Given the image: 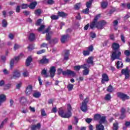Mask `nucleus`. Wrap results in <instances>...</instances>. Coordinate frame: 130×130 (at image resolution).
<instances>
[{
    "mask_svg": "<svg viewBox=\"0 0 130 130\" xmlns=\"http://www.w3.org/2000/svg\"><path fill=\"white\" fill-rule=\"evenodd\" d=\"M112 48L113 49L112 53L111 56V59L113 61L115 59H120L121 56V52L118 50L119 48V44L114 43L112 45Z\"/></svg>",
    "mask_w": 130,
    "mask_h": 130,
    "instance_id": "nucleus-1",
    "label": "nucleus"
},
{
    "mask_svg": "<svg viewBox=\"0 0 130 130\" xmlns=\"http://www.w3.org/2000/svg\"><path fill=\"white\" fill-rule=\"evenodd\" d=\"M67 110L68 112H64L62 108H59L58 113L63 118H70L72 117V106L71 105H67Z\"/></svg>",
    "mask_w": 130,
    "mask_h": 130,
    "instance_id": "nucleus-2",
    "label": "nucleus"
},
{
    "mask_svg": "<svg viewBox=\"0 0 130 130\" xmlns=\"http://www.w3.org/2000/svg\"><path fill=\"white\" fill-rule=\"evenodd\" d=\"M20 60V56L15 57L14 58L12 59L10 61V65L11 70L13 69L15 63H18Z\"/></svg>",
    "mask_w": 130,
    "mask_h": 130,
    "instance_id": "nucleus-3",
    "label": "nucleus"
},
{
    "mask_svg": "<svg viewBox=\"0 0 130 130\" xmlns=\"http://www.w3.org/2000/svg\"><path fill=\"white\" fill-rule=\"evenodd\" d=\"M83 67L84 68H82L84 69L83 71V76H88V75H89V73L90 72V70H89V68L91 66L89 64L85 63L83 64Z\"/></svg>",
    "mask_w": 130,
    "mask_h": 130,
    "instance_id": "nucleus-4",
    "label": "nucleus"
},
{
    "mask_svg": "<svg viewBox=\"0 0 130 130\" xmlns=\"http://www.w3.org/2000/svg\"><path fill=\"white\" fill-rule=\"evenodd\" d=\"M117 95L119 98H120L122 100V101H125V100L129 99V96H128L125 93H123L122 92H118Z\"/></svg>",
    "mask_w": 130,
    "mask_h": 130,
    "instance_id": "nucleus-5",
    "label": "nucleus"
},
{
    "mask_svg": "<svg viewBox=\"0 0 130 130\" xmlns=\"http://www.w3.org/2000/svg\"><path fill=\"white\" fill-rule=\"evenodd\" d=\"M107 24V22L104 20L101 21L100 22H97L96 28L99 30H102L103 29V26H105Z\"/></svg>",
    "mask_w": 130,
    "mask_h": 130,
    "instance_id": "nucleus-6",
    "label": "nucleus"
},
{
    "mask_svg": "<svg viewBox=\"0 0 130 130\" xmlns=\"http://www.w3.org/2000/svg\"><path fill=\"white\" fill-rule=\"evenodd\" d=\"M62 75L66 76V75L72 76V77H75L76 76V73L75 72L71 71V70H67V71L62 72Z\"/></svg>",
    "mask_w": 130,
    "mask_h": 130,
    "instance_id": "nucleus-7",
    "label": "nucleus"
},
{
    "mask_svg": "<svg viewBox=\"0 0 130 130\" xmlns=\"http://www.w3.org/2000/svg\"><path fill=\"white\" fill-rule=\"evenodd\" d=\"M32 89H33V87L32 86V85H29L27 86L25 90V94L26 96H29V95H31V93H32Z\"/></svg>",
    "mask_w": 130,
    "mask_h": 130,
    "instance_id": "nucleus-8",
    "label": "nucleus"
},
{
    "mask_svg": "<svg viewBox=\"0 0 130 130\" xmlns=\"http://www.w3.org/2000/svg\"><path fill=\"white\" fill-rule=\"evenodd\" d=\"M129 72L130 70H129L127 68L126 69H122L121 73L122 75H124L125 76V79H128V77H129Z\"/></svg>",
    "mask_w": 130,
    "mask_h": 130,
    "instance_id": "nucleus-9",
    "label": "nucleus"
},
{
    "mask_svg": "<svg viewBox=\"0 0 130 130\" xmlns=\"http://www.w3.org/2000/svg\"><path fill=\"white\" fill-rule=\"evenodd\" d=\"M56 72V69L54 66H52L50 68V75L51 78H53L55 75V72Z\"/></svg>",
    "mask_w": 130,
    "mask_h": 130,
    "instance_id": "nucleus-10",
    "label": "nucleus"
},
{
    "mask_svg": "<svg viewBox=\"0 0 130 130\" xmlns=\"http://www.w3.org/2000/svg\"><path fill=\"white\" fill-rule=\"evenodd\" d=\"M20 77H21V73H20L19 70H15L13 72V78H14V79H18V78H20Z\"/></svg>",
    "mask_w": 130,
    "mask_h": 130,
    "instance_id": "nucleus-11",
    "label": "nucleus"
},
{
    "mask_svg": "<svg viewBox=\"0 0 130 130\" xmlns=\"http://www.w3.org/2000/svg\"><path fill=\"white\" fill-rule=\"evenodd\" d=\"M102 77V84H104L105 82H108V81H109V78L107 74H103Z\"/></svg>",
    "mask_w": 130,
    "mask_h": 130,
    "instance_id": "nucleus-12",
    "label": "nucleus"
},
{
    "mask_svg": "<svg viewBox=\"0 0 130 130\" xmlns=\"http://www.w3.org/2000/svg\"><path fill=\"white\" fill-rule=\"evenodd\" d=\"M68 39H69V35H62L61 36L60 41L61 43H64L68 41Z\"/></svg>",
    "mask_w": 130,
    "mask_h": 130,
    "instance_id": "nucleus-13",
    "label": "nucleus"
},
{
    "mask_svg": "<svg viewBox=\"0 0 130 130\" xmlns=\"http://www.w3.org/2000/svg\"><path fill=\"white\" fill-rule=\"evenodd\" d=\"M41 127V124L40 123H38L37 125H31L30 130H37L40 129Z\"/></svg>",
    "mask_w": 130,
    "mask_h": 130,
    "instance_id": "nucleus-14",
    "label": "nucleus"
},
{
    "mask_svg": "<svg viewBox=\"0 0 130 130\" xmlns=\"http://www.w3.org/2000/svg\"><path fill=\"white\" fill-rule=\"evenodd\" d=\"M63 53L64 60H68L69 59V56H70V51L65 50L63 52Z\"/></svg>",
    "mask_w": 130,
    "mask_h": 130,
    "instance_id": "nucleus-15",
    "label": "nucleus"
},
{
    "mask_svg": "<svg viewBox=\"0 0 130 130\" xmlns=\"http://www.w3.org/2000/svg\"><path fill=\"white\" fill-rule=\"evenodd\" d=\"M94 57L93 56H89L86 59V62L88 64H94Z\"/></svg>",
    "mask_w": 130,
    "mask_h": 130,
    "instance_id": "nucleus-16",
    "label": "nucleus"
},
{
    "mask_svg": "<svg viewBox=\"0 0 130 130\" xmlns=\"http://www.w3.org/2000/svg\"><path fill=\"white\" fill-rule=\"evenodd\" d=\"M124 113H125V109L122 108L121 109V116L120 117L121 119H123L125 117V114Z\"/></svg>",
    "mask_w": 130,
    "mask_h": 130,
    "instance_id": "nucleus-17",
    "label": "nucleus"
},
{
    "mask_svg": "<svg viewBox=\"0 0 130 130\" xmlns=\"http://www.w3.org/2000/svg\"><path fill=\"white\" fill-rule=\"evenodd\" d=\"M97 23L96 21H94V20L92 21L90 23V24L89 25L90 29H93V28H97Z\"/></svg>",
    "mask_w": 130,
    "mask_h": 130,
    "instance_id": "nucleus-18",
    "label": "nucleus"
},
{
    "mask_svg": "<svg viewBox=\"0 0 130 130\" xmlns=\"http://www.w3.org/2000/svg\"><path fill=\"white\" fill-rule=\"evenodd\" d=\"M36 6H37V2H32L29 5H28V8H29V9H31V10H34Z\"/></svg>",
    "mask_w": 130,
    "mask_h": 130,
    "instance_id": "nucleus-19",
    "label": "nucleus"
},
{
    "mask_svg": "<svg viewBox=\"0 0 130 130\" xmlns=\"http://www.w3.org/2000/svg\"><path fill=\"white\" fill-rule=\"evenodd\" d=\"M116 66L117 69H122V68H123V63L121 61H118L116 62Z\"/></svg>",
    "mask_w": 130,
    "mask_h": 130,
    "instance_id": "nucleus-20",
    "label": "nucleus"
},
{
    "mask_svg": "<svg viewBox=\"0 0 130 130\" xmlns=\"http://www.w3.org/2000/svg\"><path fill=\"white\" fill-rule=\"evenodd\" d=\"M53 32L52 31H49L48 33H47L46 34V40H47V41H49V40H50V39H51V34H53Z\"/></svg>",
    "mask_w": 130,
    "mask_h": 130,
    "instance_id": "nucleus-21",
    "label": "nucleus"
},
{
    "mask_svg": "<svg viewBox=\"0 0 130 130\" xmlns=\"http://www.w3.org/2000/svg\"><path fill=\"white\" fill-rule=\"evenodd\" d=\"M81 109L83 112H86L87 110V105L86 104H83L81 107Z\"/></svg>",
    "mask_w": 130,
    "mask_h": 130,
    "instance_id": "nucleus-22",
    "label": "nucleus"
},
{
    "mask_svg": "<svg viewBox=\"0 0 130 130\" xmlns=\"http://www.w3.org/2000/svg\"><path fill=\"white\" fill-rule=\"evenodd\" d=\"M96 130H104V126L102 124H99L96 125Z\"/></svg>",
    "mask_w": 130,
    "mask_h": 130,
    "instance_id": "nucleus-23",
    "label": "nucleus"
},
{
    "mask_svg": "<svg viewBox=\"0 0 130 130\" xmlns=\"http://www.w3.org/2000/svg\"><path fill=\"white\" fill-rule=\"evenodd\" d=\"M58 42V39L57 38H54L52 39L51 41L49 42V44H56V43H57Z\"/></svg>",
    "mask_w": 130,
    "mask_h": 130,
    "instance_id": "nucleus-24",
    "label": "nucleus"
},
{
    "mask_svg": "<svg viewBox=\"0 0 130 130\" xmlns=\"http://www.w3.org/2000/svg\"><path fill=\"white\" fill-rule=\"evenodd\" d=\"M33 97H35V98H39L40 96H41V93L39 91H35L33 94Z\"/></svg>",
    "mask_w": 130,
    "mask_h": 130,
    "instance_id": "nucleus-25",
    "label": "nucleus"
},
{
    "mask_svg": "<svg viewBox=\"0 0 130 130\" xmlns=\"http://www.w3.org/2000/svg\"><path fill=\"white\" fill-rule=\"evenodd\" d=\"M32 62V58L31 57H28L26 61V64L27 67H29L30 66L31 62Z\"/></svg>",
    "mask_w": 130,
    "mask_h": 130,
    "instance_id": "nucleus-26",
    "label": "nucleus"
},
{
    "mask_svg": "<svg viewBox=\"0 0 130 130\" xmlns=\"http://www.w3.org/2000/svg\"><path fill=\"white\" fill-rule=\"evenodd\" d=\"M58 16H59V17H67V16H68V14L64 13L62 11L61 12L58 11Z\"/></svg>",
    "mask_w": 130,
    "mask_h": 130,
    "instance_id": "nucleus-27",
    "label": "nucleus"
},
{
    "mask_svg": "<svg viewBox=\"0 0 130 130\" xmlns=\"http://www.w3.org/2000/svg\"><path fill=\"white\" fill-rule=\"evenodd\" d=\"M83 68H85V67H84V64L81 66H76L74 67V70L75 71H80L81 69Z\"/></svg>",
    "mask_w": 130,
    "mask_h": 130,
    "instance_id": "nucleus-28",
    "label": "nucleus"
},
{
    "mask_svg": "<svg viewBox=\"0 0 130 130\" xmlns=\"http://www.w3.org/2000/svg\"><path fill=\"white\" fill-rule=\"evenodd\" d=\"M108 5V3H107V2H103L101 3V7L103 9H106Z\"/></svg>",
    "mask_w": 130,
    "mask_h": 130,
    "instance_id": "nucleus-29",
    "label": "nucleus"
},
{
    "mask_svg": "<svg viewBox=\"0 0 130 130\" xmlns=\"http://www.w3.org/2000/svg\"><path fill=\"white\" fill-rule=\"evenodd\" d=\"M7 96L5 94H1L0 95V101L2 102H5L6 100Z\"/></svg>",
    "mask_w": 130,
    "mask_h": 130,
    "instance_id": "nucleus-30",
    "label": "nucleus"
},
{
    "mask_svg": "<svg viewBox=\"0 0 130 130\" xmlns=\"http://www.w3.org/2000/svg\"><path fill=\"white\" fill-rule=\"evenodd\" d=\"M100 119V124H102V123H104L106 121V117H105V116H102Z\"/></svg>",
    "mask_w": 130,
    "mask_h": 130,
    "instance_id": "nucleus-31",
    "label": "nucleus"
},
{
    "mask_svg": "<svg viewBox=\"0 0 130 130\" xmlns=\"http://www.w3.org/2000/svg\"><path fill=\"white\" fill-rule=\"evenodd\" d=\"M30 41H33L35 40V35L34 34H30L28 38Z\"/></svg>",
    "mask_w": 130,
    "mask_h": 130,
    "instance_id": "nucleus-32",
    "label": "nucleus"
},
{
    "mask_svg": "<svg viewBox=\"0 0 130 130\" xmlns=\"http://www.w3.org/2000/svg\"><path fill=\"white\" fill-rule=\"evenodd\" d=\"M41 13H42L41 9H37L35 11V14L36 16H40V15H41Z\"/></svg>",
    "mask_w": 130,
    "mask_h": 130,
    "instance_id": "nucleus-33",
    "label": "nucleus"
},
{
    "mask_svg": "<svg viewBox=\"0 0 130 130\" xmlns=\"http://www.w3.org/2000/svg\"><path fill=\"white\" fill-rule=\"evenodd\" d=\"M49 60L46 58H43L41 60H40L41 63H48Z\"/></svg>",
    "mask_w": 130,
    "mask_h": 130,
    "instance_id": "nucleus-34",
    "label": "nucleus"
},
{
    "mask_svg": "<svg viewBox=\"0 0 130 130\" xmlns=\"http://www.w3.org/2000/svg\"><path fill=\"white\" fill-rule=\"evenodd\" d=\"M93 2V0H89V2L86 3V8L88 9H90L91 8V6H92V2Z\"/></svg>",
    "mask_w": 130,
    "mask_h": 130,
    "instance_id": "nucleus-35",
    "label": "nucleus"
},
{
    "mask_svg": "<svg viewBox=\"0 0 130 130\" xmlns=\"http://www.w3.org/2000/svg\"><path fill=\"white\" fill-rule=\"evenodd\" d=\"M117 129H118V123H117V122H116L115 123H113V130Z\"/></svg>",
    "mask_w": 130,
    "mask_h": 130,
    "instance_id": "nucleus-36",
    "label": "nucleus"
},
{
    "mask_svg": "<svg viewBox=\"0 0 130 130\" xmlns=\"http://www.w3.org/2000/svg\"><path fill=\"white\" fill-rule=\"evenodd\" d=\"M117 25H118V21L114 20L113 22V27H115V30H117V27H115L117 26Z\"/></svg>",
    "mask_w": 130,
    "mask_h": 130,
    "instance_id": "nucleus-37",
    "label": "nucleus"
},
{
    "mask_svg": "<svg viewBox=\"0 0 130 130\" xmlns=\"http://www.w3.org/2000/svg\"><path fill=\"white\" fill-rule=\"evenodd\" d=\"M111 99V95L110 94H107L105 97V100L107 101H109Z\"/></svg>",
    "mask_w": 130,
    "mask_h": 130,
    "instance_id": "nucleus-38",
    "label": "nucleus"
},
{
    "mask_svg": "<svg viewBox=\"0 0 130 130\" xmlns=\"http://www.w3.org/2000/svg\"><path fill=\"white\" fill-rule=\"evenodd\" d=\"M83 54L84 56L90 55V51L89 50H84L83 51Z\"/></svg>",
    "mask_w": 130,
    "mask_h": 130,
    "instance_id": "nucleus-39",
    "label": "nucleus"
},
{
    "mask_svg": "<svg viewBox=\"0 0 130 130\" xmlns=\"http://www.w3.org/2000/svg\"><path fill=\"white\" fill-rule=\"evenodd\" d=\"M107 91L108 92H109L110 93H111V92H113V87H112V86H109L108 88L107 89Z\"/></svg>",
    "mask_w": 130,
    "mask_h": 130,
    "instance_id": "nucleus-40",
    "label": "nucleus"
},
{
    "mask_svg": "<svg viewBox=\"0 0 130 130\" xmlns=\"http://www.w3.org/2000/svg\"><path fill=\"white\" fill-rule=\"evenodd\" d=\"M101 17V14H98L94 18L93 21L94 22H96V23H98V21L99 19V18Z\"/></svg>",
    "mask_w": 130,
    "mask_h": 130,
    "instance_id": "nucleus-41",
    "label": "nucleus"
},
{
    "mask_svg": "<svg viewBox=\"0 0 130 130\" xmlns=\"http://www.w3.org/2000/svg\"><path fill=\"white\" fill-rule=\"evenodd\" d=\"M100 118H101V115L99 114H96L94 115L95 120H99V119H100Z\"/></svg>",
    "mask_w": 130,
    "mask_h": 130,
    "instance_id": "nucleus-42",
    "label": "nucleus"
},
{
    "mask_svg": "<svg viewBox=\"0 0 130 130\" xmlns=\"http://www.w3.org/2000/svg\"><path fill=\"white\" fill-rule=\"evenodd\" d=\"M81 8V3L76 4L74 6V9L75 10H79Z\"/></svg>",
    "mask_w": 130,
    "mask_h": 130,
    "instance_id": "nucleus-43",
    "label": "nucleus"
},
{
    "mask_svg": "<svg viewBox=\"0 0 130 130\" xmlns=\"http://www.w3.org/2000/svg\"><path fill=\"white\" fill-rule=\"evenodd\" d=\"M69 91H72L74 89V85L72 84H69L68 86Z\"/></svg>",
    "mask_w": 130,
    "mask_h": 130,
    "instance_id": "nucleus-44",
    "label": "nucleus"
},
{
    "mask_svg": "<svg viewBox=\"0 0 130 130\" xmlns=\"http://www.w3.org/2000/svg\"><path fill=\"white\" fill-rule=\"evenodd\" d=\"M42 75H44L45 78H47L48 76L46 70H45V69L43 70L42 71Z\"/></svg>",
    "mask_w": 130,
    "mask_h": 130,
    "instance_id": "nucleus-45",
    "label": "nucleus"
},
{
    "mask_svg": "<svg viewBox=\"0 0 130 130\" xmlns=\"http://www.w3.org/2000/svg\"><path fill=\"white\" fill-rule=\"evenodd\" d=\"M27 8H29V5H28L27 4H23L21 5V9H27Z\"/></svg>",
    "mask_w": 130,
    "mask_h": 130,
    "instance_id": "nucleus-46",
    "label": "nucleus"
},
{
    "mask_svg": "<svg viewBox=\"0 0 130 130\" xmlns=\"http://www.w3.org/2000/svg\"><path fill=\"white\" fill-rule=\"evenodd\" d=\"M44 28H45V26H44V25H42L38 29V31H39V32H41V31H43V30L44 29Z\"/></svg>",
    "mask_w": 130,
    "mask_h": 130,
    "instance_id": "nucleus-47",
    "label": "nucleus"
},
{
    "mask_svg": "<svg viewBox=\"0 0 130 130\" xmlns=\"http://www.w3.org/2000/svg\"><path fill=\"white\" fill-rule=\"evenodd\" d=\"M2 26L3 27H7V26H8V23L7 22V20H3V22H2Z\"/></svg>",
    "mask_w": 130,
    "mask_h": 130,
    "instance_id": "nucleus-48",
    "label": "nucleus"
},
{
    "mask_svg": "<svg viewBox=\"0 0 130 130\" xmlns=\"http://www.w3.org/2000/svg\"><path fill=\"white\" fill-rule=\"evenodd\" d=\"M41 22H42V19H39L37 21V22L36 23V26H40V24H41Z\"/></svg>",
    "mask_w": 130,
    "mask_h": 130,
    "instance_id": "nucleus-49",
    "label": "nucleus"
},
{
    "mask_svg": "<svg viewBox=\"0 0 130 130\" xmlns=\"http://www.w3.org/2000/svg\"><path fill=\"white\" fill-rule=\"evenodd\" d=\"M27 48L29 51H31L33 50V49H34V46H33V45H29Z\"/></svg>",
    "mask_w": 130,
    "mask_h": 130,
    "instance_id": "nucleus-50",
    "label": "nucleus"
},
{
    "mask_svg": "<svg viewBox=\"0 0 130 130\" xmlns=\"http://www.w3.org/2000/svg\"><path fill=\"white\" fill-rule=\"evenodd\" d=\"M51 18L52 19V20H57V19H58V16L57 15H52L51 16Z\"/></svg>",
    "mask_w": 130,
    "mask_h": 130,
    "instance_id": "nucleus-51",
    "label": "nucleus"
},
{
    "mask_svg": "<svg viewBox=\"0 0 130 130\" xmlns=\"http://www.w3.org/2000/svg\"><path fill=\"white\" fill-rule=\"evenodd\" d=\"M23 76L24 77H29V72L27 71H24L23 73Z\"/></svg>",
    "mask_w": 130,
    "mask_h": 130,
    "instance_id": "nucleus-52",
    "label": "nucleus"
},
{
    "mask_svg": "<svg viewBox=\"0 0 130 130\" xmlns=\"http://www.w3.org/2000/svg\"><path fill=\"white\" fill-rule=\"evenodd\" d=\"M84 14H89V8H86L82 11Z\"/></svg>",
    "mask_w": 130,
    "mask_h": 130,
    "instance_id": "nucleus-53",
    "label": "nucleus"
},
{
    "mask_svg": "<svg viewBox=\"0 0 130 130\" xmlns=\"http://www.w3.org/2000/svg\"><path fill=\"white\" fill-rule=\"evenodd\" d=\"M125 55H126V56H130V51L128 50H126L124 52Z\"/></svg>",
    "mask_w": 130,
    "mask_h": 130,
    "instance_id": "nucleus-54",
    "label": "nucleus"
},
{
    "mask_svg": "<svg viewBox=\"0 0 130 130\" xmlns=\"http://www.w3.org/2000/svg\"><path fill=\"white\" fill-rule=\"evenodd\" d=\"M49 31H50V27H48L47 28L45 29L44 31L42 32V34H45V33H49L48 32H49Z\"/></svg>",
    "mask_w": 130,
    "mask_h": 130,
    "instance_id": "nucleus-55",
    "label": "nucleus"
},
{
    "mask_svg": "<svg viewBox=\"0 0 130 130\" xmlns=\"http://www.w3.org/2000/svg\"><path fill=\"white\" fill-rule=\"evenodd\" d=\"M45 52V50H40V51H37V54H42V53H44Z\"/></svg>",
    "mask_w": 130,
    "mask_h": 130,
    "instance_id": "nucleus-56",
    "label": "nucleus"
},
{
    "mask_svg": "<svg viewBox=\"0 0 130 130\" xmlns=\"http://www.w3.org/2000/svg\"><path fill=\"white\" fill-rule=\"evenodd\" d=\"M90 37H91V38H95L96 34H95L94 32H90Z\"/></svg>",
    "mask_w": 130,
    "mask_h": 130,
    "instance_id": "nucleus-57",
    "label": "nucleus"
},
{
    "mask_svg": "<svg viewBox=\"0 0 130 130\" xmlns=\"http://www.w3.org/2000/svg\"><path fill=\"white\" fill-rule=\"evenodd\" d=\"M47 4L48 5H53V4H54V1H53V0H48Z\"/></svg>",
    "mask_w": 130,
    "mask_h": 130,
    "instance_id": "nucleus-58",
    "label": "nucleus"
},
{
    "mask_svg": "<svg viewBox=\"0 0 130 130\" xmlns=\"http://www.w3.org/2000/svg\"><path fill=\"white\" fill-rule=\"evenodd\" d=\"M22 87V82H19L16 85V89H20Z\"/></svg>",
    "mask_w": 130,
    "mask_h": 130,
    "instance_id": "nucleus-59",
    "label": "nucleus"
},
{
    "mask_svg": "<svg viewBox=\"0 0 130 130\" xmlns=\"http://www.w3.org/2000/svg\"><path fill=\"white\" fill-rule=\"evenodd\" d=\"M3 73L4 75H9V74H10V71H8L7 69H4L3 70Z\"/></svg>",
    "mask_w": 130,
    "mask_h": 130,
    "instance_id": "nucleus-60",
    "label": "nucleus"
},
{
    "mask_svg": "<svg viewBox=\"0 0 130 130\" xmlns=\"http://www.w3.org/2000/svg\"><path fill=\"white\" fill-rule=\"evenodd\" d=\"M128 18H130V13H127L124 17V20H127Z\"/></svg>",
    "mask_w": 130,
    "mask_h": 130,
    "instance_id": "nucleus-61",
    "label": "nucleus"
},
{
    "mask_svg": "<svg viewBox=\"0 0 130 130\" xmlns=\"http://www.w3.org/2000/svg\"><path fill=\"white\" fill-rule=\"evenodd\" d=\"M18 48H20V45L15 44L14 45V50H17V49H18Z\"/></svg>",
    "mask_w": 130,
    "mask_h": 130,
    "instance_id": "nucleus-62",
    "label": "nucleus"
},
{
    "mask_svg": "<svg viewBox=\"0 0 130 130\" xmlns=\"http://www.w3.org/2000/svg\"><path fill=\"white\" fill-rule=\"evenodd\" d=\"M41 115L42 116H46V113H45V111L44 110H42Z\"/></svg>",
    "mask_w": 130,
    "mask_h": 130,
    "instance_id": "nucleus-63",
    "label": "nucleus"
},
{
    "mask_svg": "<svg viewBox=\"0 0 130 130\" xmlns=\"http://www.w3.org/2000/svg\"><path fill=\"white\" fill-rule=\"evenodd\" d=\"M92 119L91 118H87L85 119V121L87 122V123H90L92 121Z\"/></svg>",
    "mask_w": 130,
    "mask_h": 130,
    "instance_id": "nucleus-64",
    "label": "nucleus"
}]
</instances>
